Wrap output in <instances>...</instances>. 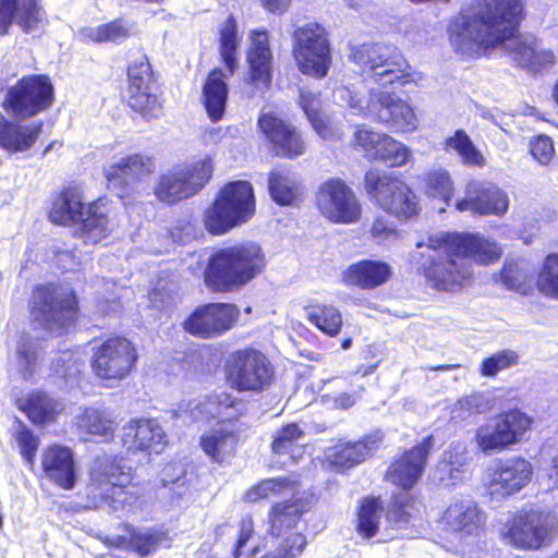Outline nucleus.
Segmentation results:
<instances>
[{
    "instance_id": "nucleus-1",
    "label": "nucleus",
    "mask_w": 558,
    "mask_h": 558,
    "mask_svg": "<svg viewBox=\"0 0 558 558\" xmlns=\"http://www.w3.org/2000/svg\"><path fill=\"white\" fill-rule=\"evenodd\" d=\"M411 262L437 290L454 291L470 276L466 257L492 264L501 255L500 246L478 233L441 232L430 235L428 244L416 243Z\"/></svg>"
},
{
    "instance_id": "nucleus-2",
    "label": "nucleus",
    "mask_w": 558,
    "mask_h": 558,
    "mask_svg": "<svg viewBox=\"0 0 558 558\" xmlns=\"http://www.w3.org/2000/svg\"><path fill=\"white\" fill-rule=\"evenodd\" d=\"M265 267L262 247L253 242L240 243L216 250L208 258L204 281L215 292L236 290Z\"/></svg>"
},
{
    "instance_id": "nucleus-3",
    "label": "nucleus",
    "mask_w": 558,
    "mask_h": 558,
    "mask_svg": "<svg viewBox=\"0 0 558 558\" xmlns=\"http://www.w3.org/2000/svg\"><path fill=\"white\" fill-rule=\"evenodd\" d=\"M133 469L122 457L104 454L97 457L89 472L87 500L98 509L111 512L123 510L131 506L136 495L131 492Z\"/></svg>"
},
{
    "instance_id": "nucleus-4",
    "label": "nucleus",
    "mask_w": 558,
    "mask_h": 558,
    "mask_svg": "<svg viewBox=\"0 0 558 558\" xmlns=\"http://www.w3.org/2000/svg\"><path fill=\"white\" fill-rule=\"evenodd\" d=\"M454 51L463 58L476 59L488 56L499 48L519 66L538 73L555 63L550 50L537 49L535 37H449Z\"/></svg>"
},
{
    "instance_id": "nucleus-5",
    "label": "nucleus",
    "mask_w": 558,
    "mask_h": 558,
    "mask_svg": "<svg viewBox=\"0 0 558 558\" xmlns=\"http://www.w3.org/2000/svg\"><path fill=\"white\" fill-rule=\"evenodd\" d=\"M49 219L56 225H78L77 233L85 243L96 244L110 230V220L98 203L85 205L78 187L69 186L54 198Z\"/></svg>"
},
{
    "instance_id": "nucleus-6",
    "label": "nucleus",
    "mask_w": 558,
    "mask_h": 558,
    "mask_svg": "<svg viewBox=\"0 0 558 558\" xmlns=\"http://www.w3.org/2000/svg\"><path fill=\"white\" fill-rule=\"evenodd\" d=\"M28 308L33 322L45 330L61 333L75 324L78 300L71 288L41 283L34 287Z\"/></svg>"
},
{
    "instance_id": "nucleus-7",
    "label": "nucleus",
    "mask_w": 558,
    "mask_h": 558,
    "mask_svg": "<svg viewBox=\"0 0 558 558\" xmlns=\"http://www.w3.org/2000/svg\"><path fill=\"white\" fill-rule=\"evenodd\" d=\"M350 59L367 78L380 86L404 85L410 81V65L396 46L383 41L350 43Z\"/></svg>"
},
{
    "instance_id": "nucleus-8",
    "label": "nucleus",
    "mask_w": 558,
    "mask_h": 558,
    "mask_svg": "<svg viewBox=\"0 0 558 558\" xmlns=\"http://www.w3.org/2000/svg\"><path fill=\"white\" fill-rule=\"evenodd\" d=\"M255 213L253 186L244 180L227 183L206 210L205 225L213 234H222L246 222Z\"/></svg>"
},
{
    "instance_id": "nucleus-9",
    "label": "nucleus",
    "mask_w": 558,
    "mask_h": 558,
    "mask_svg": "<svg viewBox=\"0 0 558 558\" xmlns=\"http://www.w3.org/2000/svg\"><path fill=\"white\" fill-rule=\"evenodd\" d=\"M474 19L461 15L454 35H513L523 19L521 0H475Z\"/></svg>"
},
{
    "instance_id": "nucleus-10",
    "label": "nucleus",
    "mask_w": 558,
    "mask_h": 558,
    "mask_svg": "<svg viewBox=\"0 0 558 558\" xmlns=\"http://www.w3.org/2000/svg\"><path fill=\"white\" fill-rule=\"evenodd\" d=\"M226 379L238 392L260 393L275 379V367L265 353L254 348L233 351L225 363Z\"/></svg>"
},
{
    "instance_id": "nucleus-11",
    "label": "nucleus",
    "mask_w": 558,
    "mask_h": 558,
    "mask_svg": "<svg viewBox=\"0 0 558 558\" xmlns=\"http://www.w3.org/2000/svg\"><path fill=\"white\" fill-rule=\"evenodd\" d=\"M54 87L47 75L32 74L8 88L2 107L16 120H25L47 110L53 102Z\"/></svg>"
},
{
    "instance_id": "nucleus-12",
    "label": "nucleus",
    "mask_w": 558,
    "mask_h": 558,
    "mask_svg": "<svg viewBox=\"0 0 558 558\" xmlns=\"http://www.w3.org/2000/svg\"><path fill=\"white\" fill-rule=\"evenodd\" d=\"M556 518L537 508L522 509L504 525L502 541L519 549H538L554 537Z\"/></svg>"
},
{
    "instance_id": "nucleus-13",
    "label": "nucleus",
    "mask_w": 558,
    "mask_h": 558,
    "mask_svg": "<svg viewBox=\"0 0 558 558\" xmlns=\"http://www.w3.org/2000/svg\"><path fill=\"white\" fill-rule=\"evenodd\" d=\"M213 161L206 157L185 165H178L162 173L155 186L156 197L174 204L198 193L213 175Z\"/></svg>"
},
{
    "instance_id": "nucleus-14",
    "label": "nucleus",
    "mask_w": 558,
    "mask_h": 558,
    "mask_svg": "<svg viewBox=\"0 0 558 558\" xmlns=\"http://www.w3.org/2000/svg\"><path fill=\"white\" fill-rule=\"evenodd\" d=\"M364 184L369 198L385 211L404 219L417 214L416 196L403 181L385 171L369 170Z\"/></svg>"
},
{
    "instance_id": "nucleus-15",
    "label": "nucleus",
    "mask_w": 558,
    "mask_h": 558,
    "mask_svg": "<svg viewBox=\"0 0 558 558\" xmlns=\"http://www.w3.org/2000/svg\"><path fill=\"white\" fill-rule=\"evenodd\" d=\"M532 422V418L522 411L510 410L478 426L474 439L481 451L490 456L519 442L530 429Z\"/></svg>"
},
{
    "instance_id": "nucleus-16",
    "label": "nucleus",
    "mask_w": 558,
    "mask_h": 558,
    "mask_svg": "<svg viewBox=\"0 0 558 558\" xmlns=\"http://www.w3.org/2000/svg\"><path fill=\"white\" fill-rule=\"evenodd\" d=\"M129 106L143 118H157L161 112V100L151 65L145 54L128 68Z\"/></svg>"
},
{
    "instance_id": "nucleus-17",
    "label": "nucleus",
    "mask_w": 558,
    "mask_h": 558,
    "mask_svg": "<svg viewBox=\"0 0 558 558\" xmlns=\"http://www.w3.org/2000/svg\"><path fill=\"white\" fill-rule=\"evenodd\" d=\"M351 108L364 117L378 121L396 132H410L416 129L417 119L409 104L393 94H372L366 106L353 100Z\"/></svg>"
},
{
    "instance_id": "nucleus-18",
    "label": "nucleus",
    "mask_w": 558,
    "mask_h": 558,
    "mask_svg": "<svg viewBox=\"0 0 558 558\" xmlns=\"http://www.w3.org/2000/svg\"><path fill=\"white\" fill-rule=\"evenodd\" d=\"M316 203L320 213L332 222H356L362 213L354 192L339 178L324 181L317 191Z\"/></svg>"
},
{
    "instance_id": "nucleus-19",
    "label": "nucleus",
    "mask_w": 558,
    "mask_h": 558,
    "mask_svg": "<svg viewBox=\"0 0 558 558\" xmlns=\"http://www.w3.org/2000/svg\"><path fill=\"white\" fill-rule=\"evenodd\" d=\"M92 367L104 379L126 377L137 361L136 350L124 337H113L93 348Z\"/></svg>"
},
{
    "instance_id": "nucleus-20",
    "label": "nucleus",
    "mask_w": 558,
    "mask_h": 558,
    "mask_svg": "<svg viewBox=\"0 0 558 558\" xmlns=\"http://www.w3.org/2000/svg\"><path fill=\"white\" fill-rule=\"evenodd\" d=\"M239 310L231 303H207L196 307L184 320V330L201 338H214L231 329Z\"/></svg>"
},
{
    "instance_id": "nucleus-21",
    "label": "nucleus",
    "mask_w": 558,
    "mask_h": 558,
    "mask_svg": "<svg viewBox=\"0 0 558 558\" xmlns=\"http://www.w3.org/2000/svg\"><path fill=\"white\" fill-rule=\"evenodd\" d=\"M533 466L521 457L499 460L488 473L487 490L492 496L505 498L523 489L532 480Z\"/></svg>"
},
{
    "instance_id": "nucleus-22",
    "label": "nucleus",
    "mask_w": 558,
    "mask_h": 558,
    "mask_svg": "<svg viewBox=\"0 0 558 558\" xmlns=\"http://www.w3.org/2000/svg\"><path fill=\"white\" fill-rule=\"evenodd\" d=\"M258 126L271 145L276 156L295 158L305 151V143L301 133L293 125L287 123L272 113H262Z\"/></svg>"
},
{
    "instance_id": "nucleus-23",
    "label": "nucleus",
    "mask_w": 558,
    "mask_h": 558,
    "mask_svg": "<svg viewBox=\"0 0 558 558\" xmlns=\"http://www.w3.org/2000/svg\"><path fill=\"white\" fill-rule=\"evenodd\" d=\"M509 207L507 194L490 182L471 181L466 185L465 196L457 199L459 211L471 210L481 215H504Z\"/></svg>"
},
{
    "instance_id": "nucleus-24",
    "label": "nucleus",
    "mask_w": 558,
    "mask_h": 558,
    "mask_svg": "<svg viewBox=\"0 0 558 558\" xmlns=\"http://www.w3.org/2000/svg\"><path fill=\"white\" fill-rule=\"evenodd\" d=\"M167 435L154 418H134L122 428V445L129 452L160 453Z\"/></svg>"
},
{
    "instance_id": "nucleus-25",
    "label": "nucleus",
    "mask_w": 558,
    "mask_h": 558,
    "mask_svg": "<svg viewBox=\"0 0 558 558\" xmlns=\"http://www.w3.org/2000/svg\"><path fill=\"white\" fill-rule=\"evenodd\" d=\"M293 54L300 71L316 78L328 74L331 50L327 37H294Z\"/></svg>"
},
{
    "instance_id": "nucleus-26",
    "label": "nucleus",
    "mask_w": 558,
    "mask_h": 558,
    "mask_svg": "<svg viewBox=\"0 0 558 558\" xmlns=\"http://www.w3.org/2000/svg\"><path fill=\"white\" fill-rule=\"evenodd\" d=\"M433 445L434 439L428 436L421 444L407 451L390 465L387 472L388 481L404 489L412 488L425 469Z\"/></svg>"
},
{
    "instance_id": "nucleus-27",
    "label": "nucleus",
    "mask_w": 558,
    "mask_h": 558,
    "mask_svg": "<svg viewBox=\"0 0 558 558\" xmlns=\"http://www.w3.org/2000/svg\"><path fill=\"white\" fill-rule=\"evenodd\" d=\"M41 466L45 475L59 487L70 490L77 482L73 451L65 446L51 445L43 451Z\"/></svg>"
},
{
    "instance_id": "nucleus-28",
    "label": "nucleus",
    "mask_w": 558,
    "mask_h": 558,
    "mask_svg": "<svg viewBox=\"0 0 558 558\" xmlns=\"http://www.w3.org/2000/svg\"><path fill=\"white\" fill-rule=\"evenodd\" d=\"M44 19L37 0H0V34L7 33L12 24L24 33L33 32Z\"/></svg>"
},
{
    "instance_id": "nucleus-29",
    "label": "nucleus",
    "mask_w": 558,
    "mask_h": 558,
    "mask_svg": "<svg viewBox=\"0 0 558 558\" xmlns=\"http://www.w3.org/2000/svg\"><path fill=\"white\" fill-rule=\"evenodd\" d=\"M252 43L246 53L248 64V83L265 92L272 83V53L268 37H251Z\"/></svg>"
},
{
    "instance_id": "nucleus-30",
    "label": "nucleus",
    "mask_w": 558,
    "mask_h": 558,
    "mask_svg": "<svg viewBox=\"0 0 558 558\" xmlns=\"http://www.w3.org/2000/svg\"><path fill=\"white\" fill-rule=\"evenodd\" d=\"M151 157L132 154L120 158L105 170L106 179L113 187H124L154 171Z\"/></svg>"
},
{
    "instance_id": "nucleus-31",
    "label": "nucleus",
    "mask_w": 558,
    "mask_h": 558,
    "mask_svg": "<svg viewBox=\"0 0 558 558\" xmlns=\"http://www.w3.org/2000/svg\"><path fill=\"white\" fill-rule=\"evenodd\" d=\"M306 511L307 504L302 499H290L274 505L268 514L270 535L277 541H282L291 533L301 532L300 520Z\"/></svg>"
},
{
    "instance_id": "nucleus-32",
    "label": "nucleus",
    "mask_w": 558,
    "mask_h": 558,
    "mask_svg": "<svg viewBox=\"0 0 558 558\" xmlns=\"http://www.w3.org/2000/svg\"><path fill=\"white\" fill-rule=\"evenodd\" d=\"M381 438L380 433L377 432L357 441L338 445L328 454V460L336 470L351 469L372 456L378 448Z\"/></svg>"
},
{
    "instance_id": "nucleus-33",
    "label": "nucleus",
    "mask_w": 558,
    "mask_h": 558,
    "mask_svg": "<svg viewBox=\"0 0 558 558\" xmlns=\"http://www.w3.org/2000/svg\"><path fill=\"white\" fill-rule=\"evenodd\" d=\"M43 128V122L23 125L0 112V146L10 151H25L36 143Z\"/></svg>"
},
{
    "instance_id": "nucleus-34",
    "label": "nucleus",
    "mask_w": 558,
    "mask_h": 558,
    "mask_svg": "<svg viewBox=\"0 0 558 558\" xmlns=\"http://www.w3.org/2000/svg\"><path fill=\"white\" fill-rule=\"evenodd\" d=\"M391 276L390 266L383 260L363 259L351 264L343 272V281L349 286L373 289L384 284Z\"/></svg>"
},
{
    "instance_id": "nucleus-35",
    "label": "nucleus",
    "mask_w": 558,
    "mask_h": 558,
    "mask_svg": "<svg viewBox=\"0 0 558 558\" xmlns=\"http://www.w3.org/2000/svg\"><path fill=\"white\" fill-rule=\"evenodd\" d=\"M445 524L454 532L472 535L483 523V514L477 505L470 498L452 501L444 513Z\"/></svg>"
},
{
    "instance_id": "nucleus-36",
    "label": "nucleus",
    "mask_w": 558,
    "mask_h": 558,
    "mask_svg": "<svg viewBox=\"0 0 558 558\" xmlns=\"http://www.w3.org/2000/svg\"><path fill=\"white\" fill-rule=\"evenodd\" d=\"M228 94L229 87L223 72L220 69H214L203 85V104L213 122H218L222 119Z\"/></svg>"
},
{
    "instance_id": "nucleus-37",
    "label": "nucleus",
    "mask_w": 558,
    "mask_h": 558,
    "mask_svg": "<svg viewBox=\"0 0 558 558\" xmlns=\"http://www.w3.org/2000/svg\"><path fill=\"white\" fill-rule=\"evenodd\" d=\"M238 442V436L227 425H221L201 437V447L213 462L223 463L229 459Z\"/></svg>"
},
{
    "instance_id": "nucleus-38",
    "label": "nucleus",
    "mask_w": 558,
    "mask_h": 558,
    "mask_svg": "<svg viewBox=\"0 0 558 558\" xmlns=\"http://www.w3.org/2000/svg\"><path fill=\"white\" fill-rule=\"evenodd\" d=\"M268 190L278 205H291L299 197L300 182L287 171H272L268 179Z\"/></svg>"
},
{
    "instance_id": "nucleus-39",
    "label": "nucleus",
    "mask_w": 558,
    "mask_h": 558,
    "mask_svg": "<svg viewBox=\"0 0 558 558\" xmlns=\"http://www.w3.org/2000/svg\"><path fill=\"white\" fill-rule=\"evenodd\" d=\"M308 320L322 332L336 337L342 327V315L333 305L317 304L307 308Z\"/></svg>"
},
{
    "instance_id": "nucleus-40",
    "label": "nucleus",
    "mask_w": 558,
    "mask_h": 558,
    "mask_svg": "<svg viewBox=\"0 0 558 558\" xmlns=\"http://www.w3.org/2000/svg\"><path fill=\"white\" fill-rule=\"evenodd\" d=\"M25 412L32 422L43 424L54 420L60 412V404L49 395L37 391L27 399Z\"/></svg>"
},
{
    "instance_id": "nucleus-41",
    "label": "nucleus",
    "mask_w": 558,
    "mask_h": 558,
    "mask_svg": "<svg viewBox=\"0 0 558 558\" xmlns=\"http://www.w3.org/2000/svg\"><path fill=\"white\" fill-rule=\"evenodd\" d=\"M299 104L304 111L308 122L322 138H328L330 130L325 113L320 109V99L318 94L311 90L301 89Z\"/></svg>"
},
{
    "instance_id": "nucleus-42",
    "label": "nucleus",
    "mask_w": 558,
    "mask_h": 558,
    "mask_svg": "<svg viewBox=\"0 0 558 558\" xmlns=\"http://www.w3.org/2000/svg\"><path fill=\"white\" fill-rule=\"evenodd\" d=\"M16 366L25 380H31L37 372L38 344L28 333H23L17 342Z\"/></svg>"
},
{
    "instance_id": "nucleus-43",
    "label": "nucleus",
    "mask_w": 558,
    "mask_h": 558,
    "mask_svg": "<svg viewBox=\"0 0 558 558\" xmlns=\"http://www.w3.org/2000/svg\"><path fill=\"white\" fill-rule=\"evenodd\" d=\"M383 512L380 499L377 497L365 498L357 513V532L364 538L373 537L379 525V520Z\"/></svg>"
},
{
    "instance_id": "nucleus-44",
    "label": "nucleus",
    "mask_w": 558,
    "mask_h": 558,
    "mask_svg": "<svg viewBox=\"0 0 558 558\" xmlns=\"http://www.w3.org/2000/svg\"><path fill=\"white\" fill-rule=\"evenodd\" d=\"M305 434L296 423H290L279 428L274 435L271 444L272 451L276 454H288L294 459L295 451L299 450L300 440L304 439Z\"/></svg>"
},
{
    "instance_id": "nucleus-45",
    "label": "nucleus",
    "mask_w": 558,
    "mask_h": 558,
    "mask_svg": "<svg viewBox=\"0 0 558 558\" xmlns=\"http://www.w3.org/2000/svg\"><path fill=\"white\" fill-rule=\"evenodd\" d=\"M80 425L85 428L88 434L111 438L113 435V420L111 414L101 409H85Z\"/></svg>"
},
{
    "instance_id": "nucleus-46",
    "label": "nucleus",
    "mask_w": 558,
    "mask_h": 558,
    "mask_svg": "<svg viewBox=\"0 0 558 558\" xmlns=\"http://www.w3.org/2000/svg\"><path fill=\"white\" fill-rule=\"evenodd\" d=\"M445 144L447 148L453 149L464 163L473 166L483 163L484 158L481 151L464 130H457L452 136L446 138Z\"/></svg>"
},
{
    "instance_id": "nucleus-47",
    "label": "nucleus",
    "mask_w": 558,
    "mask_h": 558,
    "mask_svg": "<svg viewBox=\"0 0 558 558\" xmlns=\"http://www.w3.org/2000/svg\"><path fill=\"white\" fill-rule=\"evenodd\" d=\"M378 147V155H375L374 160H381L389 167H400L407 163L411 155L410 149L404 144L387 134Z\"/></svg>"
},
{
    "instance_id": "nucleus-48",
    "label": "nucleus",
    "mask_w": 558,
    "mask_h": 558,
    "mask_svg": "<svg viewBox=\"0 0 558 558\" xmlns=\"http://www.w3.org/2000/svg\"><path fill=\"white\" fill-rule=\"evenodd\" d=\"M537 289L551 299H558V254H549L538 272Z\"/></svg>"
},
{
    "instance_id": "nucleus-49",
    "label": "nucleus",
    "mask_w": 558,
    "mask_h": 558,
    "mask_svg": "<svg viewBox=\"0 0 558 558\" xmlns=\"http://www.w3.org/2000/svg\"><path fill=\"white\" fill-rule=\"evenodd\" d=\"M306 537L302 532L291 533L282 541H277V545L262 558H298L305 549Z\"/></svg>"
},
{
    "instance_id": "nucleus-50",
    "label": "nucleus",
    "mask_w": 558,
    "mask_h": 558,
    "mask_svg": "<svg viewBox=\"0 0 558 558\" xmlns=\"http://www.w3.org/2000/svg\"><path fill=\"white\" fill-rule=\"evenodd\" d=\"M15 440L20 448V453L25 460V463L33 468L35 463V457L39 447V438L34 432L28 428L24 423L19 422L15 432Z\"/></svg>"
},
{
    "instance_id": "nucleus-51",
    "label": "nucleus",
    "mask_w": 558,
    "mask_h": 558,
    "mask_svg": "<svg viewBox=\"0 0 558 558\" xmlns=\"http://www.w3.org/2000/svg\"><path fill=\"white\" fill-rule=\"evenodd\" d=\"M426 187L430 196L438 197L445 204H449L453 191L449 172L441 169L430 171L427 174Z\"/></svg>"
},
{
    "instance_id": "nucleus-52",
    "label": "nucleus",
    "mask_w": 558,
    "mask_h": 558,
    "mask_svg": "<svg viewBox=\"0 0 558 558\" xmlns=\"http://www.w3.org/2000/svg\"><path fill=\"white\" fill-rule=\"evenodd\" d=\"M519 355L512 350H501L483 360L481 374L485 377H493L499 371L506 369L518 363Z\"/></svg>"
},
{
    "instance_id": "nucleus-53",
    "label": "nucleus",
    "mask_w": 558,
    "mask_h": 558,
    "mask_svg": "<svg viewBox=\"0 0 558 558\" xmlns=\"http://www.w3.org/2000/svg\"><path fill=\"white\" fill-rule=\"evenodd\" d=\"M160 536L150 531L133 530L131 532L130 549L141 556H147L156 550Z\"/></svg>"
},
{
    "instance_id": "nucleus-54",
    "label": "nucleus",
    "mask_w": 558,
    "mask_h": 558,
    "mask_svg": "<svg viewBox=\"0 0 558 558\" xmlns=\"http://www.w3.org/2000/svg\"><path fill=\"white\" fill-rule=\"evenodd\" d=\"M386 134L374 132L371 129L361 126L354 133L355 144L360 146L371 159L378 155L379 144Z\"/></svg>"
},
{
    "instance_id": "nucleus-55",
    "label": "nucleus",
    "mask_w": 558,
    "mask_h": 558,
    "mask_svg": "<svg viewBox=\"0 0 558 558\" xmlns=\"http://www.w3.org/2000/svg\"><path fill=\"white\" fill-rule=\"evenodd\" d=\"M530 153L539 165H549L555 156L553 140L547 135L533 137L530 141Z\"/></svg>"
},
{
    "instance_id": "nucleus-56",
    "label": "nucleus",
    "mask_w": 558,
    "mask_h": 558,
    "mask_svg": "<svg viewBox=\"0 0 558 558\" xmlns=\"http://www.w3.org/2000/svg\"><path fill=\"white\" fill-rule=\"evenodd\" d=\"M526 277V272L514 260H506L500 271V279L509 290H521L525 284Z\"/></svg>"
},
{
    "instance_id": "nucleus-57",
    "label": "nucleus",
    "mask_w": 558,
    "mask_h": 558,
    "mask_svg": "<svg viewBox=\"0 0 558 558\" xmlns=\"http://www.w3.org/2000/svg\"><path fill=\"white\" fill-rule=\"evenodd\" d=\"M287 478H268L262 481L258 485L254 486L246 493V498L250 501H256L262 498H268L271 494L279 493L288 485Z\"/></svg>"
},
{
    "instance_id": "nucleus-58",
    "label": "nucleus",
    "mask_w": 558,
    "mask_h": 558,
    "mask_svg": "<svg viewBox=\"0 0 558 558\" xmlns=\"http://www.w3.org/2000/svg\"><path fill=\"white\" fill-rule=\"evenodd\" d=\"M287 478H268L262 481L258 485L254 486L246 493V498L250 501H256L262 498H268L271 494L279 493L288 485Z\"/></svg>"
},
{
    "instance_id": "nucleus-59",
    "label": "nucleus",
    "mask_w": 558,
    "mask_h": 558,
    "mask_svg": "<svg viewBox=\"0 0 558 558\" xmlns=\"http://www.w3.org/2000/svg\"><path fill=\"white\" fill-rule=\"evenodd\" d=\"M239 37H220V56L230 75H233L238 68Z\"/></svg>"
},
{
    "instance_id": "nucleus-60",
    "label": "nucleus",
    "mask_w": 558,
    "mask_h": 558,
    "mask_svg": "<svg viewBox=\"0 0 558 558\" xmlns=\"http://www.w3.org/2000/svg\"><path fill=\"white\" fill-rule=\"evenodd\" d=\"M372 236L378 243L395 241L398 238V231L393 222L385 217H377L371 229Z\"/></svg>"
},
{
    "instance_id": "nucleus-61",
    "label": "nucleus",
    "mask_w": 558,
    "mask_h": 558,
    "mask_svg": "<svg viewBox=\"0 0 558 558\" xmlns=\"http://www.w3.org/2000/svg\"><path fill=\"white\" fill-rule=\"evenodd\" d=\"M468 452L463 445H451L448 450L442 453V460L438 465H448L457 469H468Z\"/></svg>"
},
{
    "instance_id": "nucleus-62",
    "label": "nucleus",
    "mask_w": 558,
    "mask_h": 558,
    "mask_svg": "<svg viewBox=\"0 0 558 558\" xmlns=\"http://www.w3.org/2000/svg\"><path fill=\"white\" fill-rule=\"evenodd\" d=\"M171 468H167L163 470V476L161 478V484L163 487L169 488L173 492L174 496L181 498L185 492V471L182 468H178L175 474L172 476L169 474V470Z\"/></svg>"
},
{
    "instance_id": "nucleus-63",
    "label": "nucleus",
    "mask_w": 558,
    "mask_h": 558,
    "mask_svg": "<svg viewBox=\"0 0 558 558\" xmlns=\"http://www.w3.org/2000/svg\"><path fill=\"white\" fill-rule=\"evenodd\" d=\"M254 533V524L251 518L243 519L240 523L239 536L233 546L232 555L234 558H240L243 554V548L251 539Z\"/></svg>"
},
{
    "instance_id": "nucleus-64",
    "label": "nucleus",
    "mask_w": 558,
    "mask_h": 558,
    "mask_svg": "<svg viewBox=\"0 0 558 558\" xmlns=\"http://www.w3.org/2000/svg\"><path fill=\"white\" fill-rule=\"evenodd\" d=\"M468 469H457L448 465H438L439 480L446 486H456L465 478Z\"/></svg>"
}]
</instances>
